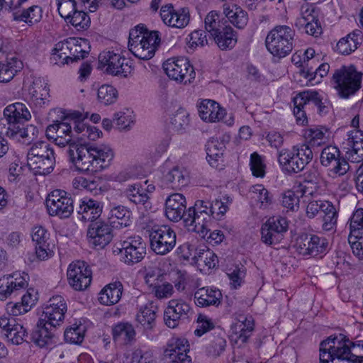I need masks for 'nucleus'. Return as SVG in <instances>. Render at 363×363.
<instances>
[{
    "label": "nucleus",
    "mask_w": 363,
    "mask_h": 363,
    "mask_svg": "<svg viewBox=\"0 0 363 363\" xmlns=\"http://www.w3.org/2000/svg\"><path fill=\"white\" fill-rule=\"evenodd\" d=\"M69 161L80 172H99L108 167L114 157L113 150L104 144L72 143L68 147Z\"/></svg>",
    "instance_id": "1"
},
{
    "label": "nucleus",
    "mask_w": 363,
    "mask_h": 363,
    "mask_svg": "<svg viewBox=\"0 0 363 363\" xmlns=\"http://www.w3.org/2000/svg\"><path fill=\"white\" fill-rule=\"evenodd\" d=\"M360 341L358 344L351 342L343 334L330 336L320 344V363L333 362L334 359L346 360L351 362L361 363L363 356L357 355L352 352L351 349L356 352V346L363 345Z\"/></svg>",
    "instance_id": "2"
},
{
    "label": "nucleus",
    "mask_w": 363,
    "mask_h": 363,
    "mask_svg": "<svg viewBox=\"0 0 363 363\" xmlns=\"http://www.w3.org/2000/svg\"><path fill=\"white\" fill-rule=\"evenodd\" d=\"M31 118L25 104L17 102L7 106L4 110V118L0 119V133L9 138L27 137L28 131L35 130L34 125L24 127V123Z\"/></svg>",
    "instance_id": "3"
},
{
    "label": "nucleus",
    "mask_w": 363,
    "mask_h": 363,
    "mask_svg": "<svg viewBox=\"0 0 363 363\" xmlns=\"http://www.w3.org/2000/svg\"><path fill=\"white\" fill-rule=\"evenodd\" d=\"M161 42L160 32L149 30L140 24L129 32L128 48L138 58L148 60L152 58Z\"/></svg>",
    "instance_id": "4"
},
{
    "label": "nucleus",
    "mask_w": 363,
    "mask_h": 363,
    "mask_svg": "<svg viewBox=\"0 0 363 363\" xmlns=\"http://www.w3.org/2000/svg\"><path fill=\"white\" fill-rule=\"evenodd\" d=\"M363 74L354 65L342 66L333 74L334 87L340 97L348 99L358 91L362 85Z\"/></svg>",
    "instance_id": "5"
},
{
    "label": "nucleus",
    "mask_w": 363,
    "mask_h": 363,
    "mask_svg": "<svg viewBox=\"0 0 363 363\" xmlns=\"http://www.w3.org/2000/svg\"><path fill=\"white\" fill-rule=\"evenodd\" d=\"M295 32L288 26H277L267 34L265 45L267 50L279 58L289 55L293 48Z\"/></svg>",
    "instance_id": "6"
},
{
    "label": "nucleus",
    "mask_w": 363,
    "mask_h": 363,
    "mask_svg": "<svg viewBox=\"0 0 363 363\" xmlns=\"http://www.w3.org/2000/svg\"><path fill=\"white\" fill-rule=\"evenodd\" d=\"M28 165L39 174L50 173L55 164L54 150L45 141H38L30 148L27 155Z\"/></svg>",
    "instance_id": "7"
},
{
    "label": "nucleus",
    "mask_w": 363,
    "mask_h": 363,
    "mask_svg": "<svg viewBox=\"0 0 363 363\" xmlns=\"http://www.w3.org/2000/svg\"><path fill=\"white\" fill-rule=\"evenodd\" d=\"M176 233L168 225L154 226L150 232V247L157 255L169 253L176 245Z\"/></svg>",
    "instance_id": "8"
},
{
    "label": "nucleus",
    "mask_w": 363,
    "mask_h": 363,
    "mask_svg": "<svg viewBox=\"0 0 363 363\" xmlns=\"http://www.w3.org/2000/svg\"><path fill=\"white\" fill-rule=\"evenodd\" d=\"M99 64L101 69H105L106 73L114 76L126 77L131 72L129 61L118 53L113 51H103L99 55Z\"/></svg>",
    "instance_id": "9"
},
{
    "label": "nucleus",
    "mask_w": 363,
    "mask_h": 363,
    "mask_svg": "<svg viewBox=\"0 0 363 363\" xmlns=\"http://www.w3.org/2000/svg\"><path fill=\"white\" fill-rule=\"evenodd\" d=\"M46 206L51 216L69 218L74 211L73 200L67 192L60 189L52 191L46 199Z\"/></svg>",
    "instance_id": "10"
},
{
    "label": "nucleus",
    "mask_w": 363,
    "mask_h": 363,
    "mask_svg": "<svg viewBox=\"0 0 363 363\" xmlns=\"http://www.w3.org/2000/svg\"><path fill=\"white\" fill-rule=\"evenodd\" d=\"M201 202L194 204L187 209L184 224L189 231L195 232L202 238H206L209 229V223L211 221V215L201 209Z\"/></svg>",
    "instance_id": "11"
},
{
    "label": "nucleus",
    "mask_w": 363,
    "mask_h": 363,
    "mask_svg": "<svg viewBox=\"0 0 363 363\" xmlns=\"http://www.w3.org/2000/svg\"><path fill=\"white\" fill-rule=\"evenodd\" d=\"M163 69L170 79L184 84L191 83L196 76L194 67L186 57L169 59L163 63Z\"/></svg>",
    "instance_id": "12"
},
{
    "label": "nucleus",
    "mask_w": 363,
    "mask_h": 363,
    "mask_svg": "<svg viewBox=\"0 0 363 363\" xmlns=\"http://www.w3.org/2000/svg\"><path fill=\"white\" fill-rule=\"evenodd\" d=\"M91 275L89 266L80 260L71 263L67 272L68 283L75 291L86 289L91 284Z\"/></svg>",
    "instance_id": "13"
},
{
    "label": "nucleus",
    "mask_w": 363,
    "mask_h": 363,
    "mask_svg": "<svg viewBox=\"0 0 363 363\" xmlns=\"http://www.w3.org/2000/svg\"><path fill=\"white\" fill-rule=\"evenodd\" d=\"M288 229L286 219L281 216H273L262 225L261 240L267 245L279 243L284 238Z\"/></svg>",
    "instance_id": "14"
},
{
    "label": "nucleus",
    "mask_w": 363,
    "mask_h": 363,
    "mask_svg": "<svg viewBox=\"0 0 363 363\" xmlns=\"http://www.w3.org/2000/svg\"><path fill=\"white\" fill-rule=\"evenodd\" d=\"M348 242L353 254L363 260V208L356 210L350 220Z\"/></svg>",
    "instance_id": "15"
},
{
    "label": "nucleus",
    "mask_w": 363,
    "mask_h": 363,
    "mask_svg": "<svg viewBox=\"0 0 363 363\" xmlns=\"http://www.w3.org/2000/svg\"><path fill=\"white\" fill-rule=\"evenodd\" d=\"M28 274L13 273L4 275L0 278V300L5 301L12 296H16L27 288L28 283Z\"/></svg>",
    "instance_id": "16"
},
{
    "label": "nucleus",
    "mask_w": 363,
    "mask_h": 363,
    "mask_svg": "<svg viewBox=\"0 0 363 363\" xmlns=\"http://www.w3.org/2000/svg\"><path fill=\"white\" fill-rule=\"evenodd\" d=\"M121 246V259L128 265L140 262L146 254V245L140 236L128 238Z\"/></svg>",
    "instance_id": "17"
},
{
    "label": "nucleus",
    "mask_w": 363,
    "mask_h": 363,
    "mask_svg": "<svg viewBox=\"0 0 363 363\" xmlns=\"http://www.w3.org/2000/svg\"><path fill=\"white\" fill-rule=\"evenodd\" d=\"M320 160L322 165L331 167V171L339 176L344 175L350 169L348 162L340 157V152L335 146L328 145L324 147Z\"/></svg>",
    "instance_id": "18"
},
{
    "label": "nucleus",
    "mask_w": 363,
    "mask_h": 363,
    "mask_svg": "<svg viewBox=\"0 0 363 363\" xmlns=\"http://www.w3.org/2000/svg\"><path fill=\"white\" fill-rule=\"evenodd\" d=\"M87 238L90 244L104 248L113 238L112 227L102 220L90 223L87 229Z\"/></svg>",
    "instance_id": "19"
},
{
    "label": "nucleus",
    "mask_w": 363,
    "mask_h": 363,
    "mask_svg": "<svg viewBox=\"0 0 363 363\" xmlns=\"http://www.w3.org/2000/svg\"><path fill=\"white\" fill-rule=\"evenodd\" d=\"M67 309L65 298L60 295L54 296L50 298L40 319L55 327L60 326L64 320Z\"/></svg>",
    "instance_id": "20"
},
{
    "label": "nucleus",
    "mask_w": 363,
    "mask_h": 363,
    "mask_svg": "<svg viewBox=\"0 0 363 363\" xmlns=\"http://www.w3.org/2000/svg\"><path fill=\"white\" fill-rule=\"evenodd\" d=\"M190 314L191 309L189 303L181 299H172L164 311V320L167 327L174 328L180 320L188 319Z\"/></svg>",
    "instance_id": "21"
},
{
    "label": "nucleus",
    "mask_w": 363,
    "mask_h": 363,
    "mask_svg": "<svg viewBox=\"0 0 363 363\" xmlns=\"http://www.w3.org/2000/svg\"><path fill=\"white\" fill-rule=\"evenodd\" d=\"M46 136L50 140H53L55 144L60 147H65L72 143L74 141L73 131L72 130V123L68 121H56L53 124L48 126L46 129Z\"/></svg>",
    "instance_id": "22"
},
{
    "label": "nucleus",
    "mask_w": 363,
    "mask_h": 363,
    "mask_svg": "<svg viewBox=\"0 0 363 363\" xmlns=\"http://www.w3.org/2000/svg\"><path fill=\"white\" fill-rule=\"evenodd\" d=\"M295 26L299 30L304 29L307 34L315 37L322 32L318 13L313 6L301 7V16L296 20Z\"/></svg>",
    "instance_id": "23"
},
{
    "label": "nucleus",
    "mask_w": 363,
    "mask_h": 363,
    "mask_svg": "<svg viewBox=\"0 0 363 363\" xmlns=\"http://www.w3.org/2000/svg\"><path fill=\"white\" fill-rule=\"evenodd\" d=\"M160 16L166 25L177 28H185L190 21L189 9L187 7L175 10L172 4L162 6Z\"/></svg>",
    "instance_id": "24"
},
{
    "label": "nucleus",
    "mask_w": 363,
    "mask_h": 363,
    "mask_svg": "<svg viewBox=\"0 0 363 363\" xmlns=\"http://www.w3.org/2000/svg\"><path fill=\"white\" fill-rule=\"evenodd\" d=\"M165 216L171 221L184 222L187 215L186 198L179 193L172 194L165 200Z\"/></svg>",
    "instance_id": "25"
},
{
    "label": "nucleus",
    "mask_w": 363,
    "mask_h": 363,
    "mask_svg": "<svg viewBox=\"0 0 363 363\" xmlns=\"http://www.w3.org/2000/svg\"><path fill=\"white\" fill-rule=\"evenodd\" d=\"M296 103L305 105L309 110L316 107L320 115L326 114L330 109L329 103L323 95L315 90H306L296 96Z\"/></svg>",
    "instance_id": "26"
},
{
    "label": "nucleus",
    "mask_w": 363,
    "mask_h": 363,
    "mask_svg": "<svg viewBox=\"0 0 363 363\" xmlns=\"http://www.w3.org/2000/svg\"><path fill=\"white\" fill-rule=\"evenodd\" d=\"M189 351L188 341L184 338L172 340L164 352L168 363H191V358L187 355Z\"/></svg>",
    "instance_id": "27"
},
{
    "label": "nucleus",
    "mask_w": 363,
    "mask_h": 363,
    "mask_svg": "<svg viewBox=\"0 0 363 363\" xmlns=\"http://www.w3.org/2000/svg\"><path fill=\"white\" fill-rule=\"evenodd\" d=\"M32 341L40 347L51 345L57 342V327L39 320L31 333Z\"/></svg>",
    "instance_id": "28"
},
{
    "label": "nucleus",
    "mask_w": 363,
    "mask_h": 363,
    "mask_svg": "<svg viewBox=\"0 0 363 363\" xmlns=\"http://www.w3.org/2000/svg\"><path fill=\"white\" fill-rule=\"evenodd\" d=\"M198 110L201 119L211 123L222 120L225 114V109L210 99L203 100L198 106Z\"/></svg>",
    "instance_id": "29"
},
{
    "label": "nucleus",
    "mask_w": 363,
    "mask_h": 363,
    "mask_svg": "<svg viewBox=\"0 0 363 363\" xmlns=\"http://www.w3.org/2000/svg\"><path fill=\"white\" fill-rule=\"evenodd\" d=\"M102 211L103 205L100 201L88 199L82 201L77 212L80 216L79 219L81 220L92 223L101 220L100 216Z\"/></svg>",
    "instance_id": "30"
},
{
    "label": "nucleus",
    "mask_w": 363,
    "mask_h": 363,
    "mask_svg": "<svg viewBox=\"0 0 363 363\" xmlns=\"http://www.w3.org/2000/svg\"><path fill=\"white\" fill-rule=\"evenodd\" d=\"M194 301L199 307L218 306L222 298V294L218 289L208 287L198 289L194 293Z\"/></svg>",
    "instance_id": "31"
},
{
    "label": "nucleus",
    "mask_w": 363,
    "mask_h": 363,
    "mask_svg": "<svg viewBox=\"0 0 363 363\" xmlns=\"http://www.w3.org/2000/svg\"><path fill=\"white\" fill-rule=\"evenodd\" d=\"M223 13L229 22L238 29H243L248 23V14L241 7L234 4H224Z\"/></svg>",
    "instance_id": "32"
},
{
    "label": "nucleus",
    "mask_w": 363,
    "mask_h": 363,
    "mask_svg": "<svg viewBox=\"0 0 363 363\" xmlns=\"http://www.w3.org/2000/svg\"><path fill=\"white\" fill-rule=\"evenodd\" d=\"M278 162L282 170L289 174L298 173L305 168L291 150L283 149L279 151Z\"/></svg>",
    "instance_id": "33"
},
{
    "label": "nucleus",
    "mask_w": 363,
    "mask_h": 363,
    "mask_svg": "<svg viewBox=\"0 0 363 363\" xmlns=\"http://www.w3.org/2000/svg\"><path fill=\"white\" fill-rule=\"evenodd\" d=\"M254 330V320L252 317L240 316L232 326L233 333L235 335L236 342L244 344L247 342Z\"/></svg>",
    "instance_id": "34"
},
{
    "label": "nucleus",
    "mask_w": 363,
    "mask_h": 363,
    "mask_svg": "<svg viewBox=\"0 0 363 363\" xmlns=\"http://www.w3.org/2000/svg\"><path fill=\"white\" fill-rule=\"evenodd\" d=\"M362 39V31L355 30L337 43L335 50L341 55H350L357 49Z\"/></svg>",
    "instance_id": "35"
},
{
    "label": "nucleus",
    "mask_w": 363,
    "mask_h": 363,
    "mask_svg": "<svg viewBox=\"0 0 363 363\" xmlns=\"http://www.w3.org/2000/svg\"><path fill=\"white\" fill-rule=\"evenodd\" d=\"M123 289V284L120 281L106 285L99 294V302L106 306L117 303L121 298Z\"/></svg>",
    "instance_id": "36"
},
{
    "label": "nucleus",
    "mask_w": 363,
    "mask_h": 363,
    "mask_svg": "<svg viewBox=\"0 0 363 363\" xmlns=\"http://www.w3.org/2000/svg\"><path fill=\"white\" fill-rule=\"evenodd\" d=\"M158 312L157 306L153 302H149L145 306L140 308L136 315V320L145 330H151L155 325L157 313Z\"/></svg>",
    "instance_id": "37"
},
{
    "label": "nucleus",
    "mask_w": 363,
    "mask_h": 363,
    "mask_svg": "<svg viewBox=\"0 0 363 363\" xmlns=\"http://www.w3.org/2000/svg\"><path fill=\"white\" fill-rule=\"evenodd\" d=\"M69 40L59 42L55 44L51 52L50 61L55 65H64L72 62V49L70 48Z\"/></svg>",
    "instance_id": "38"
},
{
    "label": "nucleus",
    "mask_w": 363,
    "mask_h": 363,
    "mask_svg": "<svg viewBox=\"0 0 363 363\" xmlns=\"http://www.w3.org/2000/svg\"><path fill=\"white\" fill-rule=\"evenodd\" d=\"M162 179L164 184L172 189H180L187 185L189 177L185 170L179 167H174L163 174Z\"/></svg>",
    "instance_id": "39"
},
{
    "label": "nucleus",
    "mask_w": 363,
    "mask_h": 363,
    "mask_svg": "<svg viewBox=\"0 0 363 363\" xmlns=\"http://www.w3.org/2000/svg\"><path fill=\"white\" fill-rule=\"evenodd\" d=\"M218 47L222 50H231L237 43L236 32L227 25L218 31V33L212 36Z\"/></svg>",
    "instance_id": "40"
},
{
    "label": "nucleus",
    "mask_w": 363,
    "mask_h": 363,
    "mask_svg": "<svg viewBox=\"0 0 363 363\" xmlns=\"http://www.w3.org/2000/svg\"><path fill=\"white\" fill-rule=\"evenodd\" d=\"M49 89L40 79L33 81L28 87V99L36 106H41L49 95Z\"/></svg>",
    "instance_id": "41"
},
{
    "label": "nucleus",
    "mask_w": 363,
    "mask_h": 363,
    "mask_svg": "<svg viewBox=\"0 0 363 363\" xmlns=\"http://www.w3.org/2000/svg\"><path fill=\"white\" fill-rule=\"evenodd\" d=\"M12 15L15 21H23L33 25L41 20L42 9L38 6H32L28 9H18Z\"/></svg>",
    "instance_id": "42"
},
{
    "label": "nucleus",
    "mask_w": 363,
    "mask_h": 363,
    "mask_svg": "<svg viewBox=\"0 0 363 363\" xmlns=\"http://www.w3.org/2000/svg\"><path fill=\"white\" fill-rule=\"evenodd\" d=\"M206 147L208 162L211 166H216V162L222 158L225 149L224 142L213 138L207 142Z\"/></svg>",
    "instance_id": "43"
},
{
    "label": "nucleus",
    "mask_w": 363,
    "mask_h": 363,
    "mask_svg": "<svg viewBox=\"0 0 363 363\" xmlns=\"http://www.w3.org/2000/svg\"><path fill=\"white\" fill-rule=\"evenodd\" d=\"M126 197L136 205L144 206L145 208L150 207V197L139 184L130 185L125 191Z\"/></svg>",
    "instance_id": "44"
},
{
    "label": "nucleus",
    "mask_w": 363,
    "mask_h": 363,
    "mask_svg": "<svg viewBox=\"0 0 363 363\" xmlns=\"http://www.w3.org/2000/svg\"><path fill=\"white\" fill-rule=\"evenodd\" d=\"M323 216L322 228L325 231H330L335 228L337 225L338 212L335 206L330 201H325L322 206Z\"/></svg>",
    "instance_id": "45"
},
{
    "label": "nucleus",
    "mask_w": 363,
    "mask_h": 363,
    "mask_svg": "<svg viewBox=\"0 0 363 363\" xmlns=\"http://www.w3.org/2000/svg\"><path fill=\"white\" fill-rule=\"evenodd\" d=\"M306 193L305 186L300 184L296 191L289 190L283 194L282 196V205L284 207L295 211L299 207L300 197L303 196Z\"/></svg>",
    "instance_id": "46"
},
{
    "label": "nucleus",
    "mask_w": 363,
    "mask_h": 363,
    "mask_svg": "<svg viewBox=\"0 0 363 363\" xmlns=\"http://www.w3.org/2000/svg\"><path fill=\"white\" fill-rule=\"evenodd\" d=\"M226 21L220 18V15L216 11H210L204 19L205 29L211 36L218 33L225 27Z\"/></svg>",
    "instance_id": "47"
},
{
    "label": "nucleus",
    "mask_w": 363,
    "mask_h": 363,
    "mask_svg": "<svg viewBox=\"0 0 363 363\" xmlns=\"http://www.w3.org/2000/svg\"><path fill=\"white\" fill-rule=\"evenodd\" d=\"M21 62L11 59V61L0 62V82L7 83L16 75L18 69L21 68Z\"/></svg>",
    "instance_id": "48"
},
{
    "label": "nucleus",
    "mask_w": 363,
    "mask_h": 363,
    "mask_svg": "<svg viewBox=\"0 0 363 363\" xmlns=\"http://www.w3.org/2000/svg\"><path fill=\"white\" fill-rule=\"evenodd\" d=\"M232 199L229 196H224L223 199H216L209 204L211 218L219 220L228 210V204L231 203Z\"/></svg>",
    "instance_id": "49"
},
{
    "label": "nucleus",
    "mask_w": 363,
    "mask_h": 363,
    "mask_svg": "<svg viewBox=\"0 0 363 363\" xmlns=\"http://www.w3.org/2000/svg\"><path fill=\"white\" fill-rule=\"evenodd\" d=\"M112 334L115 340H121L129 342L134 337L135 332L131 324L120 323L113 327Z\"/></svg>",
    "instance_id": "50"
},
{
    "label": "nucleus",
    "mask_w": 363,
    "mask_h": 363,
    "mask_svg": "<svg viewBox=\"0 0 363 363\" xmlns=\"http://www.w3.org/2000/svg\"><path fill=\"white\" fill-rule=\"evenodd\" d=\"M85 331V325L74 324L65 330L64 333L65 340L67 342L79 345L84 340Z\"/></svg>",
    "instance_id": "51"
},
{
    "label": "nucleus",
    "mask_w": 363,
    "mask_h": 363,
    "mask_svg": "<svg viewBox=\"0 0 363 363\" xmlns=\"http://www.w3.org/2000/svg\"><path fill=\"white\" fill-rule=\"evenodd\" d=\"M74 26L77 30H86L90 26L89 16L82 11H78L77 9L70 14V17L65 19Z\"/></svg>",
    "instance_id": "52"
},
{
    "label": "nucleus",
    "mask_w": 363,
    "mask_h": 363,
    "mask_svg": "<svg viewBox=\"0 0 363 363\" xmlns=\"http://www.w3.org/2000/svg\"><path fill=\"white\" fill-rule=\"evenodd\" d=\"M110 218L118 220V224L121 227H127L130 225V211L123 206H116L113 207L110 211Z\"/></svg>",
    "instance_id": "53"
},
{
    "label": "nucleus",
    "mask_w": 363,
    "mask_h": 363,
    "mask_svg": "<svg viewBox=\"0 0 363 363\" xmlns=\"http://www.w3.org/2000/svg\"><path fill=\"white\" fill-rule=\"evenodd\" d=\"M98 99L104 104L109 105L113 104L118 97L117 90L111 85L104 84L101 86L98 89Z\"/></svg>",
    "instance_id": "54"
},
{
    "label": "nucleus",
    "mask_w": 363,
    "mask_h": 363,
    "mask_svg": "<svg viewBox=\"0 0 363 363\" xmlns=\"http://www.w3.org/2000/svg\"><path fill=\"white\" fill-rule=\"evenodd\" d=\"M226 340L220 335L213 336L206 347L207 354L212 357H219L225 350Z\"/></svg>",
    "instance_id": "55"
},
{
    "label": "nucleus",
    "mask_w": 363,
    "mask_h": 363,
    "mask_svg": "<svg viewBox=\"0 0 363 363\" xmlns=\"http://www.w3.org/2000/svg\"><path fill=\"white\" fill-rule=\"evenodd\" d=\"M313 234L303 233L300 235L296 242V250L303 256H312L311 245Z\"/></svg>",
    "instance_id": "56"
},
{
    "label": "nucleus",
    "mask_w": 363,
    "mask_h": 363,
    "mask_svg": "<svg viewBox=\"0 0 363 363\" xmlns=\"http://www.w3.org/2000/svg\"><path fill=\"white\" fill-rule=\"evenodd\" d=\"M152 294H153L157 298H167L170 297L174 292V287L170 283L163 281H160L155 285L149 287Z\"/></svg>",
    "instance_id": "57"
},
{
    "label": "nucleus",
    "mask_w": 363,
    "mask_h": 363,
    "mask_svg": "<svg viewBox=\"0 0 363 363\" xmlns=\"http://www.w3.org/2000/svg\"><path fill=\"white\" fill-rule=\"evenodd\" d=\"M291 150L304 167L313 159V152L309 145L302 144L299 146H294Z\"/></svg>",
    "instance_id": "58"
},
{
    "label": "nucleus",
    "mask_w": 363,
    "mask_h": 363,
    "mask_svg": "<svg viewBox=\"0 0 363 363\" xmlns=\"http://www.w3.org/2000/svg\"><path fill=\"white\" fill-rule=\"evenodd\" d=\"M27 335L26 328L20 323L16 325L5 336L8 341L13 345H18L23 342Z\"/></svg>",
    "instance_id": "59"
},
{
    "label": "nucleus",
    "mask_w": 363,
    "mask_h": 363,
    "mask_svg": "<svg viewBox=\"0 0 363 363\" xmlns=\"http://www.w3.org/2000/svg\"><path fill=\"white\" fill-rule=\"evenodd\" d=\"M250 165L253 176L256 177H263L264 176L265 164L258 153L253 152L250 155Z\"/></svg>",
    "instance_id": "60"
},
{
    "label": "nucleus",
    "mask_w": 363,
    "mask_h": 363,
    "mask_svg": "<svg viewBox=\"0 0 363 363\" xmlns=\"http://www.w3.org/2000/svg\"><path fill=\"white\" fill-rule=\"evenodd\" d=\"M206 32L202 30H196L191 33L187 38V44L191 48L203 47L207 44Z\"/></svg>",
    "instance_id": "61"
},
{
    "label": "nucleus",
    "mask_w": 363,
    "mask_h": 363,
    "mask_svg": "<svg viewBox=\"0 0 363 363\" xmlns=\"http://www.w3.org/2000/svg\"><path fill=\"white\" fill-rule=\"evenodd\" d=\"M311 248L312 257L325 253L328 250V241L324 237H319L313 234Z\"/></svg>",
    "instance_id": "62"
},
{
    "label": "nucleus",
    "mask_w": 363,
    "mask_h": 363,
    "mask_svg": "<svg viewBox=\"0 0 363 363\" xmlns=\"http://www.w3.org/2000/svg\"><path fill=\"white\" fill-rule=\"evenodd\" d=\"M227 275L230 280V284L234 289L241 286L242 280L245 276V270L243 267L235 266L233 269H229Z\"/></svg>",
    "instance_id": "63"
},
{
    "label": "nucleus",
    "mask_w": 363,
    "mask_h": 363,
    "mask_svg": "<svg viewBox=\"0 0 363 363\" xmlns=\"http://www.w3.org/2000/svg\"><path fill=\"white\" fill-rule=\"evenodd\" d=\"M132 363H156V361L152 352L138 349L133 353Z\"/></svg>",
    "instance_id": "64"
}]
</instances>
